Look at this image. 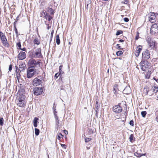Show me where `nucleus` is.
<instances>
[{"label":"nucleus","instance_id":"1","mask_svg":"<svg viewBox=\"0 0 158 158\" xmlns=\"http://www.w3.org/2000/svg\"><path fill=\"white\" fill-rule=\"evenodd\" d=\"M17 103L18 106L22 107H24L26 103V101L25 99L24 96L23 95L19 96L17 100Z\"/></svg>","mask_w":158,"mask_h":158},{"label":"nucleus","instance_id":"2","mask_svg":"<svg viewBox=\"0 0 158 158\" xmlns=\"http://www.w3.org/2000/svg\"><path fill=\"white\" fill-rule=\"evenodd\" d=\"M32 57L35 58H41L42 57L41 48H37L32 53Z\"/></svg>","mask_w":158,"mask_h":158},{"label":"nucleus","instance_id":"3","mask_svg":"<svg viewBox=\"0 0 158 158\" xmlns=\"http://www.w3.org/2000/svg\"><path fill=\"white\" fill-rule=\"evenodd\" d=\"M35 70L33 67H30L27 70V77L28 78L32 77L35 74Z\"/></svg>","mask_w":158,"mask_h":158},{"label":"nucleus","instance_id":"4","mask_svg":"<svg viewBox=\"0 0 158 158\" xmlns=\"http://www.w3.org/2000/svg\"><path fill=\"white\" fill-rule=\"evenodd\" d=\"M42 83V78L40 77H37L33 80L32 84L34 86H37L41 84Z\"/></svg>","mask_w":158,"mask_h":158},{"label":"nucleus","instance_id":"5","mask_svg":"<svg viewBox=\"0 0 158 158\" xmlns=\"http://www.w3.org/2000/svg\"><path fill=\"white\" fill-rule=\"evenodd\" d=\"M141 69L143 71H145L147 70L149 68L148 64V62L146 61L141 62L140 63Z\"/></svg>","mask_w":158,"mask_h":158},{"label":"nucleus","instance_id":"6","mask_svg":"<svg viewBox=\"0 0 158 158\" xmlns=\"http://www.w3.org/2000/svg\"><path fill=\"white\" fill-rule=\"evenodd\" d=\"M40 63L39 61H36L35 59H33L30 60L28 62V65L31 66V67H33L34 68L37 65H39Z\"/></svg>","mask_w":158,"mask_h":158},{"label":"nucleus","instance_id":"7","mask_svg":"<svg viewBox=\"0 0 158 158\" xmlns=\"http://www.w3.org/2000/svg\"><path fill=\"white\" fill-rule=\"evenodd\" d=\"M151 33L153 35L158 33V26L156 24H153L152 26L151 29Z\"/></svg>","mask_w":158,"mask_h":158},{"label":"nucleus","instance_id":"8","mask_svg":"<svg viewBox=\"0 0 158 158\" xmlns=\"http://www.w3.org/2000/svg\"><path fill=\"white\" fill-rule=\"evenodd\" d=\"M33 92L35 95H39L42 94L43 92V89L42 88L35 87L33 89Z\"/></svg>","mask_w":158,"mask_h":158},{"label":"nucleus","instance_id":"9","mask_svg":"<svg viewBox=\"0 0 158 158\" xmlns=\"http://www.w3.org/2000/svg\"><path fill=\"white\" fill-rule=\"evenodd\" d=\"M113 110L114 112L118 113L122 111V108L120 106L117 105L113 106Z\"/></svg>","mask_w":158,"mask_h":158},{"label":"nucleus","instance_id":"10","mask_svg":"<svg viewBox=\"0 0 158 158\" xmlns=\"http://www.w3.org/2000/svg\"><path fill=\"white\" fill-rule=\"evenodd\" d=\"M150 54L149 50H146L142 53V57L143 59H148L150 58Z\"/></svg>","mask_w":158,"mask_h":158},{"label":"nucleus","instance_id":"11","mask_svg":"<svg viewBox=\"0 0 158 158\" xmlns=\"http://www.w3.org/2000/svg\"><path fill=\"white\" fill-rule=\"evenodd\" d=\"M1 40H2V42L4 46L8 47L9 46V44L7 42V39L6 37V36L4 35L1 37Z\"/></svg>","mask_w":158,"mask_h":158},{"label":"nucleus","instance_id":"12","mask_svg":"<svg viewBox=\"0 0 158 158\" xmlns=\"http://www.w3.org/2000/svg\"><path fill=\"white\" fill-rule=\"evenodd\" d=\"M147 40L148 43V45L152 48H153L155 46V42L153 41L151 39L148 38Z\"/></svg>","mask_w":158,"mask_h":158},{"label":"nucleus","instance_id":"13","mask_svg":"<svg viewBox=\"0 0 158 158\" xmlns=\"http://www.w3.org/2000/svg\"><path fill=\"white\" fill-rule=\"evenodd\" d=\"M142 47L140 45H139L136 48V51L135 52V54L136 56H138L140 52L142 50Z\"/></svg>","mask_w":158,"mask_h":158},{"label":"nucleus","instance_id":"14","mask_svg":"<svg viewBox=\"0 0 158 158\" xmlns=\"http://www.w3.org/2000/svg\"><path fill=\"white\" fill-rule=\"evenodd\" d=\"M26 54L25 52H21L18 55V58L20 60H22L26 57Z\"/></svg>","mask_w":158,"mask_h":158},{"label":"nucleus","instance_id":"15","mask_svg":"<svg viewBox=\"0 0 158 158\" xmlns=\"http://www.w3.org/2000/svg\"><path fill=\"white\" fill-rule=\"evenodd\" d=\"M156 16L154 13H152L149 17V20L152 23L155 22Z\"/></svg>","mask_w":158,"mask_h":158},{"label":"nucleus","instance_id":"16","mask_svg":"<svg viewBox=\"0 0 158 158\" xmlns=\"http://www.w3.org/2000/svg\"><path fill=\"white\" fill-rule=\"evenodd\" d=\"M19 70L20 72L23 71L26 68V65L25 64H22L19 65Z\"/></svg>","mask_w":158,"mask_h":158},{"label":"nucleus","instance_id":"17","mask_svg":"<svg viewBox=\"0 0 158 158\" xmlns=\"http://www.w3.org/2000/svg\"><path fill=\"white\" fill-rule=\"evenodd\" d=\"M130 92L131 89L129 87H126L123 91V93L125 94H128L130 93Z\"/></svg>","mask_w":158,"mask_h":158},{"label":"nucleus","instance_id":"18","mask_svg":"<svg viewBox=\"0 0 158 158\" xmlns=\"http://www.w3.org/2000/svg\"><path fill=\"white\" fill-rule=\"evenodd\" d=\"M91 3V0H85V8L87 9H88V6Z\"/></svg>","mask_w":158,"mask_h":158},{"label":"nucleus","instance_id":"19","mask_svg":"<svg viewBox=\"0 0 158 158\" xmlns=\"http://www.w3.org/2000/svg\"><path fill=\"white\" fill-rule=\"evenodd\" d=\"M15 75L16 76V78L18 80V82H19V79L20 78V74L19 72V70H16V75Z\"/></svg>","mask_w":158,"mask_h":158},{"label":"nucleus","instance_id":"20","mask_svg":"<svg viewBox=\"0 0 158 158\" xmlns=\"http://www.w3.org/2000/svg\"><path fill=\"white\" fill-rule=\"evenodd\" d=\"M39 119L36 118L35 117L34 120H33V125L34 127H36L37 126V122H38V120Z\"/></svg>","mask_w":158,"mask_h":158},{"label":"nucleus","instance_id":"21","mask_svg":"<svg viewBox=\"0 0 158 158\" xmlns=\"http://www.w3.org/2000/svg\"><path fill=\"white\" fill-rule=\"evenodd\" d=\"M117 87H118V85L117 84H115L114 86L113 91V92H114V94H116V93L117 92V90L118 89H117Z\"/></svg>","mask_w":158,"mask_h":158},{"label":"nucleus","instance_id":"22","mask_svg":"<svg viewBox=\"0 0 158 158\" xmlns=\"http://www.w3.org/2000/svg\"><path fill=\"white\" fill-rule=\"evenodd\" d=\"M56 106L55 105V103H54L53 104L52 109H53V110L54 114V115H57L56 114L57 113V111L56 110Z\"/></svg>","mask_w":158,"mask_h":158},{"label":"nucleus","instance_id":"23","mask_svg":"<svg viewBox=\"0 0 158 158\" xmlns=\"http://www.w3.org/2000/svg\"><path fill=\"white\" fill-rule=\"evenodd\" d=\"M56 139L60 140L61 138H63V135L60 133H58L56 135Z\"/></svg>","mask_w":158,"mask_h":158},{"label":"nucleus","instance_id":"24","mask_svg":"<svg viewBox=\"0 0 158 158\" xmlns=\"http://www.w3.org/2000/svg\"><path fill=\"white\" fill-rule=\"evenodd\" d=\"M56 44L58 45H59L60 43L59 36L58 35H57L56 36Z\"/></svg>","mask_w":158,"mask_h":158},{"label":"nucleus","instance_id":"25","mask_svg":"<svg viewBox=\"0 0 158 158\" xmlns=\"http://www.w3.org/2000/svg\"><path fill=\"white\" fill-rule=\"evenodd\" d=\"M33 43L37 45H39L40 44V42L38 38L35 39L33 40Z\"/></svg>","mask_w":158,"mask_h":158},{"label":"nucleus","instance_id":"26","mask_svg":"<svg viewBox=\"0 0 158 158\" xmlns=\"http://www.w3.org/2000/svg\"><path fill=\"white\" fill-rule=\"evenodd\" d=\"M45 18L46 20L49 21H50L52 19V17L50 15H48V14L45 16Z\"/></svg>","mask_w":158,"mask_h":158},{"label":"nucleus","instance_id":"27","mask_svg":"<svg viewBox=\"0 0 158 158\" xmlns=\"http://www.w3.org/2000/svg\"><path fill=\"white\" fill-rule=\"evenodd\" d=\"M47 11L49 12L51 15H53L54 13V10L51 8H48Z\"/></svg>","mask_w":158,"mask_h":158},{"label":"nucleus","instance_id":"28","mask_svg":"<svg viewBox=\"0 0 158 158\" xmlns=\"http://www.w3.org/2000/svg\"><path fill=\"white\" fill-rule=\"evenodd\" d=\"M95 107L96 108V112H97V110H98L100 107L99 104L98 103L97 101L96 102Z\"/></svg>","mask_w":158,"mask_h":158},{"label":"nucleus","instance_id":"29","mask_svg":"<svg viewBox=\"0 0 158 158\" xmlns=\"http://www.w3.org/2000/svg\"><path fill=\"white\" fill-rule=\"evenodd\" d=\"M134 137L133 134L130 135L129 137V139L131 142H132L135 140H134Z\"/></svg>","mask_w":158,"mask_h":158},{"label":"nucleus","instance_id":"30","mask_svg":"<svg viewBox=\"0 0 158 158\" xmlns=\"http://www.w3.org/2000/svg\"><path fill=\"white\" fill-rule=\"evenodd\" d=\"M63 67V65H60L59 66V72L60 73H59L60 74H62L64 72L62 71V69Z\"/></svg>","mask_w":158,"mask_h":158},{"label":"nucleus","instance_id":"31","mask_svg":"<svg viewBox=\"0 0 158 158\" xmlns=\"http://www.w3.org/2000/svg\"><path fill=\"white\" fill-rule=\"evenodd\" d=\"M153 91L155 93H157L158 91V87L154 86L153 88Z\"/></svg>","mask_w":158,"mask_h":158},{"label":"nucleus","instance_id":"32","mask_svg":"<svg viewBox=\"0 0 158 158\" xmlns=\"http://www.w3.org/2000/svg\"><path fill=\"white\" fill-rule=\"evenodd\" d=\"M35 134L36 135H38L40 133V130L39 129L36 128L35 129Z\"/></svg>","mask_w":158,"mask_h":158},{"label":"nucleus","instance_id":"33","mask_svg":"<svg viewBox=\"0 0 158 158\" xmlns=\"http://www.w3.org/2000/svg\"><path fill=\"white\" fill-rule=\"evenodd\" d=\"M4 119L3 118H0V125L2 126L3 125Z\"/></svg>","mask_w":158,"mask_h":158},{"label":"nucleus","instance_id":"34","mask_svg":"<svg viewBox=\"0 0 158 158\" xmlns=\"http://www.w3.org/2000/svg\"><path fill=\"white\" fill-rule=\"evenodd\" d=\"M134 154L135 156H136L137 157H141V153H139L137 152H135L134 153Z\"/></svg>","mask_w":158,"mask_h":158},{"label":"nucleus","instance_id":"35","mask_svg":"<svg viewBox=\"0 0 158 158\" xmlns=\"http://www.w3.org/2000/svg\"><path fill=\"white\" fill-rule=\"evenodd\" d=\"M17 46L18 49H21V45L20 42H19L17 44Z\"/></svg>","mask_w":158,"mask_h":158},{"label":"nucleus","instance_id":"36","mask_svg":"<svg viewBox=\"0 0 158 158\" xmlns=\"http://www.w3.org/2000/svg\"><path fill=\"white\" fill-rule=\"evenodd\" d=\"M146 114L147 112L146 111H143L141 112V114L143 117H145Z\"/></svg>","mask_w":158,"mask_h":158},{"label":"nucleus","instance_id":"37","mask_svg":"<svg viewBox=\"0 0 158 158\" xmlns=\"http://www.w3.org/2000/svg\"><path fill=\"white\" fill-rule=\"evenodd\" d=\"M123 52L121 51H119L117 52H116V55L118 56H120L121 55H122L123 54Z\"/></svg>","mask_w":158,"mask_h":158},{"label":"nucleus","instance_id":"38","mask_svg":"<svg viewBox=\"0 0 158 158\" xmlns=\"http://www.w3.org/2000/svg\"><path fill=\"white\" fill-rule=\"evenodd\" d=\"M48 14L47 13L45 10H44L42 13V15L44 17Z\"/></svg>","mask_w":158,"mask_h":158},{"label":"nucleus","instance_id":"39","mask_svg":"<svg viewBox=\"0 0 158 158\" xmlns=\"http://www.w3.org/2000/svg\"><path fill=\"white\" fill-rule=\"evenodd\" d=\"M123 33V31L121 30H119L116 33V35H119L122 34Z\"/></svg>","mask_w":158,"mask_h":158},{"label":"nucleus","instance_id":"40","mask_svg":"<svg viewBox=\"0 0 158 158\" xmlns=\"http://www.w3.org/2000/svg\"><path fill=\"white\" fill-rule=\"evenodd\" d=\"M91 139V138H85V142H88L90 141Z\"/></svg>","mask_w":158,"mask_h":158},{"label":"nucleus","instance_id":"41","mask_svg":"<svg viewBox=\"0 0 158 158\" xmlns=\"http://www.w3.org/2000/svg\"><path fill=\"white\" fill-rule=\"evenodd\" d=\"M14 30L15 31L16 34L17 35H18V31H17V29L16 28V27H15V26H14Z\"/></svg>","mask_w":158,"mask_h":158},{"label":"nucleus","instance_id":"42","mask_svg":"<svg viewBox=\"0 0 158 158\" xmlns=\"http://www.w3.org/2000/svg\"><path fill=\"white\" fill-rule=\"evenodd\" d=\"M46 0H40V2L41 3V4L42 5H43L44 3Z\"/></svg>","mask_w":158,"mask_h":158},{"label":"nucleus","instance_id":"43","mask_svg":"<svg viewBox=\"0 0 158 158\" xmlns=\"http://www.w3.org/2000/svg\"><path fill=\"white\" fill-rule=\"evenodd\" d=\"M54 31L53 30L51 32V38H50V42L52 40V36H53V34L54 33Z\"/></svg>","mask_w":158,"mask_h":158},{"label":"nucleus","instance_id":"44","mask_svg":"<svg viewBox=\"0 0 158 158\" xmlns=\"http://www.w3.org/2000/svg\"><path fill=\"white\" fill-rule=\"evenodd\" d=\"M129 123L131 126H134V122L132 120H131L130 121Z\"/></svg>","mask_w":158,"mask_h":158},{"label":"nucleus","instance_id":"45","mask_svg":"<svg viewBox=\"0 0 158 158\" xmlns=\"http://www.w3.org/2000/svg\"><path fill=\"white\" fill-rule=\"evenodd\" d=\"M122 2L125 4H127L128 3V0H124Z\"/></svg>","mask_w":158,"mask_h":158},{"label":"nucleus","instance_id":"46","mask_svg":"<svg viewBox=\"0 0 158 158\" xmlns=\"http://www.w3.org/2000/svg\"><path fill=\"white\" fill-rule=\"evenodd\" d=\"M126 22H127L129 21V20L128 18H125L123 19Z\"/></svg>","mask_w":158,"mask_h":158},{"label":"nucleus","instance_id":"47","mask_svg":"<svg viewBox=\"0 0 158 158\" xmlns=\"http://www.w3.org/2000/svg\"><path fill=\"white\" fill-rule=\"evenodd\" d=\"M12 69V65L11 64H10L9 65V70L10 71Z\"/></svg>","mask_w":158,"mask_h":158},{"label":"nucleus","instance_id":"48","mask_svg":"<svg viewBox=\"0 0 158 158\" xmlns=\"http://www.w3.org/2000/svg\"><path fill=\"white\" fill-rule=\"evenodd\" d=\"M60 74L58 73H56L55 75V77H56V78H57L59 76Z\"/></svg>","mask_w":158,"mask_h":158},{"label":"nucleus","instance_id":"49","mask_svg":"<svg viewBox=\"0 0 158 158\" xmlns=\"http://www.w3.org/2000/svg\"><path fill=\"white\" fill-rule=\"evenodd\" d=\"M139 33L138 32L137 33V34L136 35V36L135 37V39L136 40H137L139 38Z\"/></svg>","mask_w":158,"mask_h":158},{"label":"nucleus","instance_id":"50","mask_svg":"<svg viewBox=\"0 0 158 158\" xmlns=\"http://www.w3.org/2000/svg\"><path fill=\"white\" fill-rule=\"evenodd\" d=\"M61 146L62 148H63L65 149L66 148V146L65 145L62 144H61Z\"/></svg>","mask_w":158,"mask_h":158},{"label":"nucleus","instance_id":"51","mask_svg":"<svg viewBox=\"0 0 158 158\" xmlns=\"http://www.w3.org/2000/svg\"><path fill=\"white\" fill-rule=\"evenodd\" d=\"M20 49L21 50L23 51H26V48H21V49Z\"/></svg>","mask_w":158,"mask_h":158},{"label":"nucleus","instance_id":"52","mask_svg":"<svg viewBox=\"0 0 158 158\" xmlns=\"http://www.w3.org/2000/svg\"><path fill=\"white\" fill-rule=\"evenodd\" d=\"M156 121L158 123V114L156 115Z\"/></svg>","mask_w":158,"mask_h":158},{"label":"nucleus","instance_id":"53","mask_svg":"<svg viewBox=\"0 0 158 158\" xmlns=\"http://www.w3.org/2000/svg\"><path fill=\"white\" fill-rule=\"evenodd\" d=\"M55 118L57 120H58V117L57 116V115H55Z\"/></svg>","mask_w":158,"mask_h":158},{"label":"nucleus","instance_id":"54","mask_svg":"<svg viewBox=\"0 0 158 158\" xmlns=\"http://www.w3.org/2000/svg\"><path fill=\"white\" fill-rule=\"evenodd\" d=\"M117 46H118V49H121V47L119 46V44H117Z\"/></svg>","mask_w":158,"mask_h":158},{"label":"nucleus","instance_id":"55","mask_svg":"<svg viewBox=\"0 0 158 158\" xmlns=\"http://www.w3.org/2000/svg\"><path fill=\"white\" fill-rule=\"evenodd\" d=\"M64 132L65 134H68V131H67L65 130H64Z\"/></svg>","mask_w":158,"mask_h":158},{"label":"nucleus","instance_id":"56","mask_svg":"<svg viewBox=\"0 0 158 158\" xmlns=\"http://www.w3.org/2000/svg\"><path fill=\"white\" fill-rule=\"evenodd\" d=\"M124 40L122 39L120 40L119 41V42H124Z\"/></svg>","mask_w":158,"mask_h":158},{"label":"nucleus","instance_id":"57","mask_svg":"<svg viewBox=\"0 0 158 158\" xmlns=\"http://www.w3.org/2000/svg\"><path fill=\"white\" fill-rule=\"evenodd\" d=\"M48 27H47V29H49L50 28V27L49 26V24H48Z\"/></svg>","mask_w":158,"mask_h":158},{"label":"nucleus","instance_id":"58","mask_svg":"<svg viewBox=\"0 0 158 158\" xmlns=\"http://www.w3.org/2000/svg\"><path fill=\"white\" fill-rule=\"evenodd\" d=\"M146 154V153H144V154L141 153V156H145Z\"/></svg>","mask_w":158,"mask_h":158},{"label":"nucleus","instance_id":"59","mask_svg":"<svg viewBox=\"0 0 158 158\" xmlns=\"http://www.w3.org/2000/svg\"><path fill=\"white\" fill-rule=\"evenodd\" d=\"M146 94L147 95L148 94V90L147 89H146Z\"/></svg>","mask_w":158,"mask_h":158},{"label":"nucleus","instance_id":"60","mask_svg":"<svg viewBox=\"0 0 158 158\" xmlns=\"http://www.w3.org/2000/svg\"><path fill=\"white\" fill-rule=\"evenodd\" d=\"M14 26H15V27H16V25H15V22L14 23Z\"/></svg>","mask_w":158,"mask_h":158},{"label":"nucleus","instance_id":"61","mask_svg":"<svg viewBox=\"0 0 158 158\" xmlns=\"http://www.w3.org/2000/svg\"><path fill=\"white\" fill-rule=\"evenodd\" d=\"M102 1H108L109 0H102Z\"/></svg>","mask_w":158,"mask_h":158},{"label":"nucleus","instance_id":"62","mask_svg":"<svg viewBox=\"0 0 158 158\" xmlns=\"http://www.w3.org/2000/svg\"><path fill=\"white\" fill-rule=\"evenodd\" d=\"M48 158H49V156H48Z\"/></svg>","mask_w":158,"mask_h":158}]
</instances>
